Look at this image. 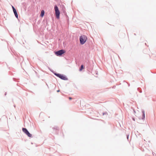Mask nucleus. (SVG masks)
Listing matches in <instances>:
<instances>
[{
  "label": "nucleus",
  "mask_w": 156,
  "mask_h": 156,
  "mask_svg": "<svg viewBox=\"0 0 156 156\" xmlns=\"http://www.w3.org/2000/svg\"><path fill=\"white\" fill-rule=\"evenodd\" d=\"M69 100H71L72 99V98L71 97H69Z\"/></svg>",
  "instance_id": "f3484780"
},
{
  "label": "nucleus",
  "mask_w": 156,
  "mask_h": 156,
  "mask_svg": "<svg viewBox=\"0 0 156 156\" xmlns=\"http://www.w3.org/2000/svg\"><path fill=\"white\" fill-rule=\"evenodd\" d=\"M115 87V86H114V87H113V88H114V87Z\"/></svg>",
  "instance_id": "412c9836"
},
{
  "label": "nucleus",
  "mask_w": 156,
  "mask_h": 156,
  "mask_svg": "<svg viewBox=\"0 0 156 156\" xmlns=\"http://www.w3.org/2000/svg\"><path fill=\"white\" fill-rule=\"evenodd\" d=\"M22 130L23 131L24 133H25L29 137H32V135L29 133V132L28 131V130L26 128H23L22 129Z\"/></svg>",
  "instance_id": "20e7f679"
},
{
  "label": "nucleus",
  "mask_w": 156,
  "mask_h": 156,
  "mask_svg": "<svg viewBox=\"0 0 156 156\" xmlns=\"http://www.w3.org/2000/svg\"><path fill=\"white\" fill-rule=\"evenodd\" d=\"M66 52L63 49L59 50V56H61L62 55Z\"/></svg>",
  "instance_id": "423d86ee"
},
{
  "label": "nucleus",
  "mask_w": 156,
  "mask_h": 156,
  "mask_svg": "<svg viewBox=\"0 0 156 156\" xmlns=\"http://www.w3.org/2000/svg\"><path fill=\"white\" fill-rule=\"evenodd\" d=\"M59 78L62 80H68L66 76L64 75L59 73Z\"/></svg>",
  "instance_id": "7ed1b4c3"
},
{
  "label": "nucleus",
  "mask_w": 156,
  "mask_h": 156,
  "mask_svg": "<svg viewBox=\"0 0 156 156\" xmlns=\"http://www.w3.org/2000/svg\"><path fill=\"white\" fill-rule=\"evenodd\" d=\"M129 137V135H127V139L128 140V139Z\"/></svg>",
  "instance_id": "dca6fc26"
},
{
  "label": "nucleus",
  "mask_w": 156,
  "mask_h": 156,
  "mask_svg": "<svg viewBox=\"0 0 156 156\" xmlns=\"http://www.w3.org/2000/svg\"><path fill=\"white\" fill-rule=\"evenodd\" d=\"M55 54L57 55H58V51L55 52Z\"/></svg>",
  "instance_id": "f8f14e48"
},
{
  "label": "nucleus",
  "mask_w": 156,
  "mask_h": 156,
  "mask_svg": "<svg viewBox=\"0 0 156 156\" xmlns=\"http://www.w3.org/2000/svg\"><path fill=\"white\" fill-rule=\"evenodd\" d=\"M87 39V38L86 36H81L80 37V44L82 45H83L86 42Z\"/></svg>",
  "instance_id": "f257e3e1"
},
{
  "label": "nucleus",
  "mask_w": 156,
  "mask_h": 156,
  "mask_svg": "<svg viewBox=\"0 0 156 156\" xmlns=\"http://www.w3.org/2000/svg\"><path fill=\"white\" fill-rule=\"evenodd\" d=\"M12 8L13 9V10H14V9L15 10V9L14 8V7L13 6H12Z\"/></svg>",
  "instance_id": "2eb2a0df"
},
{
  "label": "nucleus",
  "mask_w": 156,
  "mask_h": 156,
  "mask_svg": "<svg viewBox=\"0 0 156 156\" xmlns=\"http://www.w3.org/2000/svg\"><path fill=\"white\" fill-rule=\"evenodd\" d=\"M133 119L134 120V119Z\"/></svg>",
  "instance_id": "4be33fe9"
},
{
  "label": "nucleus",
  "mask_w": 156,
  "mask_h": 156,
  "mask_svg": "<svg viewBox=\"0 0 156 156\" xmlns=\"http://www.w3.org/2000/svg\"><path fill=\"white\" fill-rule=\"evenodd\" d=\"M84 69V66L83 65H82L80 67V68L79 69V71H81L83 69Z\"/></svg>",
  "instance_id": "9d476101"
},
{
  "label": "nucleus",
  "mask_w": 156,
  "mask_h": 156,
  "mask_svg": "<svg viewBox=\"0 0 156 156\" xmlns=\"http://www.w3.org/2000/svg\"><path fill=\"white\" fill-rule=\"evenodd\" d=\"M57 92H58V90H57Z\"/></svg>",
  "instance_id": "aec40b11"
},
{
  "label": "nucleus",
  "mask_w": 156,
  "mask_h": 156,
  "mask_svg": "<svg viewBox=\"0 0 156 156\" xmlns=\"http://www.w3.org/2000/svg\"><path fill=\"white\" fill-rule=\"evenodd\" d=\"M137 90H138V91H139V92H140V93H141V92H142V91H141V90H140V88H137Z\"/></svg>",
  "instance_id": "ddd939ff"
},
{
  "label": "nucleus",
  "mask_w": 156,
  "mask_h": 156,
  "mask_svg": "<svg viewBox=\"0 0 156 156\" xmlns=\"http://www.w3.org/2000/svg\"><path fill=\"white\" fill-rule=\"evenodd\" d=\"M55 74L58 77V73H55Z\"/></svg>",
  "instance_id": "4468645a"
},
{
  "label": "nucleus",
  "mask_w": 156,
  "mask_h": 156,
  "mask_svg": "<svg viewBox=\"0 0 156 156\" xmlns=\"http://www.w3.org/2000/svg\"><path fill=\"white\" fill-rule=\"evenodd\" d=\"M60 8L61 10L63 12V15H65L66 17H68V16L67 15L66 12V9L64 6L62 4L60 6Z\"/></svg>",
  "instance_id": "f03ea898"
},
{
  "label": "nucleus",
  "mask_w": 156,
  "mask_h": 156,
  "mask_svg": "<svg viewBox=\"0 0 156 156\" xmlns=\"http://www.w3.org/2000/svg\"><path fill=\"white\" fill-rule=\"evenodd\" d=\"M13 11L14 12V14H15L16 17L17 18H18V14H17V12H16V9H15V10L14 9V10H13Z\"/></svg>",
  "instance_id": "6e6552de"
},
{
  "label": "nucleus",
  "mask_w": 156,
  "mask_h": 156,
  "mask_svg": "<svg viewBox=\"0 0 156 156\" xmlns=\"http://www.w3.org/2000/svg\"><path fill=\"white\" fill-rule=\"evenodd\" d=\"M108 114V113L107 112H103L102 113V115H107Z\"/></svg>",
  "instance_id": "9b49d317"
},
{
  "label": "nucleus",
  "mask_w": 156,
  "mask_h": 156,
  "mask_svg": "<svg viewBox=\"0 0 156 156\" xmlns=\"http://www.w3.org/2000/svg\"><path fill=\"white\" fill-rule=\"evenodd\" d=\"M55 14L56 18H58V7L57 5H55Z\"/></svg>",
  "instance_id": "39448f33"
},
{
  "label": "nucleus",
  "mask_w": 156,
  "mask_h": 156,
  "mask_svg": "<svg viewBox=\"0 0 156 156\" xmlns=\"http://www.w3.org/2000/svg\"><path fill=\"white\" fill-rule=\"evenodd\" d=\"M44 10H42L41 11V17H43L44 15Z\"/></svg>",
  "instance_id": "1a4fd4ad"
},
{
  "label": "nucleus",
  "mask_w": 156,
  "mask_h": 156,
  "mask_svg": "<svg viewBox=\"0 0 156 156\" xmlns=\"http://www.w3.org/2000/svg\"><path fill=\"white\" fill-rule=\"evenodd\" d=\"M59 17H60V11L59 10Z\"/></svg>",
  "instance_id": "a211bd4d"
},
{
  "label": "nucleus",
  "mask_w": 156,
  "mask_h": 156,
  "mask_svg": "<svg viewBox=\"0 0 156 156\" xmlns=\"http://www.w3.org/2000/svg\"><path fill=\"white\" fill-rule=\"evenodd\" d=\"M130 86V84H128V86Z\"/></svg>",
  "instance_id": "6ab92c4d"
},
{
  "label": "nucleus",
  "mask_w": 156,
  "mask_h": 156,
  "mask_svg": "<svg viewBox=\"0 0 156 156\" xmlns=\"http://www.w3.org/2000/svg\"><path fill=\"white\" fill-rule=\"evenodd\" d=\"M142 117L141 119H144L145 117L144 111V110H142Z\"/></svg>",
  "instance_id": "0eeeda50"
}]
</instances>
